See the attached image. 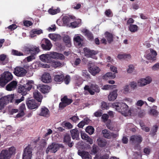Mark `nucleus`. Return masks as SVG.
<instances>
[{"label":"nucleus","mask_w":159,"mask_h":159,"mask_svg":"<svg viewBox=\"0 0 159 159\" xmlns=\"http://www.w3.org/2000/svg\"><path fill=\"white\" fill-rule=\"evenodd\" d=\"M81 135L82 139L86 140L87 142L90 144L93 143V139L88 136L85 133H81Z\"/></svg>","instance_id":"obj_35"},{"label":"nucleus","mask_w":159,"mask_h":159,"mask_svg":"<svg viewBox=\"0 0 159 159\" xmlns=\"http://www.w3.org/2000/svg\"><path fill=\"white\" fill-rule=\"evenodd\" d=\"M138 26L135 25L130 24L129 29V30L132 32H135L138 30Z\"/></svg>","instance_id":"obj_45"},{"label":"nucleus","mask_w":159,"mask_h":159,"mask_svg":"<svg viewBox=\"0 0 159 159\" xmlns=\"http://www.w3.org/2000/svg\"><path fill=\"white\" fill-rule=\"evenodd\" d=\"M11 54L13 55L20 56L23 55V54L18 50H12Z\"/></svg>","instance_id":"obj_56"},{"label":"nucleus","mask_w":159,"mask_h":159,"mask_svg":"<svg viewBox=\"0 0 159 159\" xmlns=\"http://www.w3.org/2000/svg\"><path fill=\"white\" fill-rule=\"evenodd\" d=\"M152 81L151 77H147L144 79H141L138 81V85L141 86H144L150 83Z\"/></svg>","instance_id":"obj_14"},{"label":"nucleus","mask_w":159,"mask_h":159,"mask_svg":"<svg viewBox=\"0 0 159 159\" xmlns=\"http://www.w3.org/2000/svg\"><path fill=\"white\" fill-rule=\"evenodd\" d=\"M151 151V149L149 147L145 148L143 149V152L146 155H149Z\"/></svg>","instance_id":"obj_59"},{"label":"nucleus","mask_w":159,"mask_h":159,"mask_svg":"<svg viewBox=\"0 0 159 159\" xmlns=\"http://www.w3.org/2000/svg\"><path fill=\"white\" fill-rule=\"evenodd\" d=\"M89 71L93 75L98 73L100 71L99 68L96 66H91L89 69Z\"/></svg>","instance_id":"obj_36"},{"label":"nucleus","mask_w":159,"mask_h":159,"mask_svg":"<svg viewBox=\"0 0 159 159\" xmlns=\"http://www.w3.org/2000/svg\"><path fill=\"white\" fill-rule=\"evenodd\" d=\"M14 98V94L8 95L1 98L0 99V110L3 108L4 105L7 103L9 102H12Z\"/></svg>","instance_id":"obj_6"},{"label":"nucleus","mask_w":159,"mask_h":159,"mask_svg":"<svg viewBox=\"0 0 159 159\" xmlns=\"http://www.w3.org/2000/svg\"><path fill=\"white\" fill-rule=\"evenodd\" d=\"M117 96V90H115L111 92L108 96L110 101H114L116 99Z\"/></svg>","instance_id":"obj_32"},{"label":"nucleus","mask_w":159,"mask_h":159,"mask_svg":"<svg viewBox=\"0 0 159 159\" xmlns=\"http://www.w3.org/2000/svg\"><path fill=\"white\" fill-rule=\"evenodd\" d=\"M102 120L104 122H105L108 118V116L107 114H104L102 115Z\"/></svg>","instance_id":"obj_62"},{"label":"nucleus","mask_w":159,"mask_h":159,"mask_svg":"<svg viewBox=\"0 0 159 159\" xmlns=\"http://www.w3.org/2000/svg\"><path fill=\"white\" fill-rule=\"evenodd\" d=\"M74 44L77 48H79L83 46L82 42L83 41V38L79 36H77L74 38Z\"/></svg>","instance_id":"obj_19"},{"label":"nucleus","mask_w":159,"mask_h":159,"mask_svg":"<svg viewBox=\"0 0 159 159\" xmlns=\"http://www.w3.org/2000/svg\"><path fill=\"white\" fill-rule=\"evenodd\" d=\"M116 77L115 73L112 74L111 72H108L105 74L103 77V78L105 80H107L108 78L114 79Z\"/></svg>","instance_id":"obj_42"},{"label":"nucleus","mask_w":159,"mask_h":159,"mask_svg":"<svg viewBox=\"0 0 159 159\" xmlns=\"http://www.w3.org/2000/svg\"><path fill=\"white\" fill-rule=\"evenodd\" d=\"M32 33L39 35L43 33V30L41 29H34L32 30Z\"/></svg>","instance_id":"obj_55"},{"label":"nucleus","mask_w":159,"mask_h":159,"mask_svg":"<svg viewBox=\"0 0 159 159\" xmlns=\"http://www.w3.org/2000/svg\"><path fill=\"white\" fill-rule=\"evenodd\" d=\"M33 96L35 98L38 102H41L43 98L42 95L37 90H35L33 93Z\"/></svg>","instance_id":"obj_34"},{"label":"nucleus","mask_w":159,"mask_h":159,"mask_svg":"<svg viewBox=\"0 0 159 159\" xmlns=\"http://www.w3.org/2000/svg\"><path fill=\"white\" fill-rule=\"evenodd\" d=\"M97 141L98 145L101 147H104L107 144L106 141L103 139H98Z\"/></svg>","instance_id":"obj_43"},{"label":"nucleus","mask_w":159,"mask_h":159,"mask_svg":"<svg viewBox=\"0 0 159 159\" xmlns=\"http://www.w3.org/2000/svg\"><path fill=\"white\" fill-rule=\"evenodd\" d=\"M70 81V76L69 75H66V77L64 79V81L65 83L66 84H69V82Z\"/></svg>","instance_id":"obj_63"},{"label":"nucleus","mask_w":159,"mask_h":159,"mask_svg":"<svg viewBox=\"0 0 159 159\" xmlns=\"http://www.w3.org/2000/svg\"><path fill=\"white\" fill-rule=\"evenodd\" d=\"M81 20L79 19L74 22H70L69 27H71L72 28L78 27L81 25Z\"/></svg>","instance_id":"obj_30"},{"label":"nucleus","mask_w":159,"mask_h":159,"mask_svg":"<svg viewBox=\"0 0 159 159\" xmlns=\"http://www.w3.org/2000/svg\"><path fill=\"white\" fill-rule=\"evenodd\" d=\"M39 57L40 60L43 62L50 63L52 62L49 54H42Z\"/></svg>","instance_id":"obj_22"},{"label":"nucleus","mask_w":159,"mask_h":159,"mask_svg":"<svg viewBox=\"0 0 159 159\" xmlns=\"http://www.w3.org/2000/svg\"><path fill=\"white\" fill-rule=\"evenodd\" d=\"M19 112L16 115V118H19L25 115L24 111L25 110V105L22 104L19 107Z\"/></svg>","instance_id":"obj_29"},{"label":"nucleus","mask_w":159,"mask_h":159,"mask_svg":"<svg viewBox=\"0 0 159 159\" xmlns=\"http://www.w3.org/2000/svg\"><path fill=\"white\" fill-rule=\"evenodd\" d=\"M105 37L108 43H110L113 41V37L111 34L107 32L105 33Z\"/></svg>","instance_id":"obj_40"},{"label":"nucleus","mask_w":159,"mask_h":159,"mask_svg":"<svg viewBox=\"0 0 159 159\" xmlns=\"http://www.w3.org/2000/svg\"><path fill=\"white\" fill-rule=\"evenodd\" d=\"M23 24L24 26L28 27L31 26L32 25V23L30 21L25 20L24 21Z\"/></svg>","instance_id":"obj_60"},{"label":"nucleus","mask_w":159,"mask_h":159,"mask_svg":"<svg viewBox=\"0 0 159 159\" xmlns=\"http://www.w3.org/2000/svg\"><path fill=\"white\" fill-rule=\"evenodd\" d=\"M78 153L79 155L82 157V159H92L91 156L88 152H81L79 150Z\"/></svg>","instance_id":"obj_24"},{"label":"nucleus","mask_w":159,"mask_h":159,"mask_svg":"<svg viewBox=\"0 0 159 159\" xmlns=\"http://www.w3.org/2000/svg\"><path fill=\"white\" fill-rule=\"evenodd\" d=\"M82 75L87 79L90 78V75L86 70H84L82 71Z\"/></svg>","instance_id":"obj_61"},{"label":"nucleus","mask_w":159,"mask_h":159,"mask_svg":"<svg viewBox=\"0 0 159 159\" xmlns=\"http://www.w3.org/2000/svg\"><path fill=\"white\" fill-rule=\"evenodd\" d=\"M82 52H84V56L87 57H91L94 59H96L97 57L95 55L98 53V52L95 50H81Z\"/></svg>","instance_id":"obj_8"},{"label":"nucleus","mask_w":159,"mask_h":159,"mask_svg":"<svg viewBox=\"0 0 159 159\" xmlns=\"http://www.w3.org/2000/svg\"><path fill=\"white\" fill-rule=\"evenodd\" d=\"M13 76L11 74L7 71L4 72L0 77V85L4 86L8 82L11 80Z\"/></svg>","instance_id":"obj_4"},{"label":"nucleus","mask_w":159,"mask_h":159,"mask_svg":"<svg viewBox=\"0 0 159 159\" xmlns=\"http://www.w3.org/2000/svg\"><path fill=\"white\" fill-rule=\"evenodd\" d=\"M24 50H39V47H37L32 44H27L24 47Z\"/></svg>","instance_id":"obj_41"},{"label":"nucleus","mask_w":159,"mask_h":159,"mask_svg":"<svg viewBox=\"0 0 159 159\" xmlns=\"http://www.w3.org/2000/svg\"><path fill=\"white\" fill-rule=\"evenodd\" d=\"M64 42L66 43V46L68 47H70L71 46L70 39V37L66 35L64 36L63 39Z\"/></svg>","instance_id":"obj_38"},{"label":"nucleus","mask_w":159,"mask_h":159,"mask_svg":"<svg viewBox=\"0 0 159 159\" xmlns=\"http://www.w3.org/2000/svg\"><path fill=\"white\" fill-rule=\"evenodd\" d=\"M71 140L70 135L68 134H65L64 136V142L67 143H69Z\"/></svg>","instance_id":"obj_47"},{"label":"nucleus","mask_w":159,"mask_h":159,"mask_svg":"<svg viewBox=\"0 0 159 159\" xmlns=\"http://www.w3.org/2000/svg\"><path fill=\"white\" fill-rule=\"evenodd\" d=\"M26 104L28 108L30 109L37 108L39 105L37 104L33 99H29L26 101Z\"/></svg>","instance_id":"obj_16"},{"label":"nucleus","mask_w":159,"mask_h":159,"mask_svg":"<svg viewBox=\"0 0 159 159\" xmlns=\"http://www.w3.org/2000/svg\"><path fill=\"white\" fill-rule=\"evenodd\" d=\"M94 129L92 126H89L87 127L85 129L86 132L89 134H92L94 132Z\"/></svg>","instance_id":"obj_46"},{"label":"nucleus","mask_w":159,"mask_h":159,"mask_svg":"<svg viewBox=\"0 0 159 159\" xmlns=\"http://www.w3.org/2000/svg\"><path fill=\"white\" fill-rule=\"evenodd\" d=\"M105 15L108 17H111L113 16V14L110 9H108L106 10L105 12Z\"/></svg>","instance_id":"obj_52"},{"label":"nucleus","mask_w":159,"mask_h":159,"mask_svg":"<svg viewBox=\"0 0 159 159\" xmlns=\"http://www.w3.org/2000/svg\"><path fill=\"white\" fill-rule=\"evenodd\" d=\"M60 11V9L59 8H57L56 9L50 8L48 10V12L50 14L53 15L59 13Z\"/></svg>","instance_id":"obj_44"},{"label":"nucleus","mask_w":159,"mask_h":159,"mask_svg":"<svg viewBox=\"0 0 159 159\" xmlns=\"http://www.w3.org/2000/svg\"><path fill=\"white\" fill-rule=\"evenodd\" d=\"M17 83L16 81H13L6 86V89L9 91L14 90L16 88Z\"/></svg>","instance_id":"obj_26"},{"label":"nucleus","mask_w":159,"mask_h":159,"mask_svg":"<svg viewBox=\"0 0 159 159\" xmlns=\"http://www.w3.org/2000/svg\"><path fill=\"white\" fill-rule=\"evenodd\" d=\"M118 58L120 60L125 59L128 60L131 57V56L129 54H119L117 56Z\"/></svg>","instance_id":"obj_39"},{"label":"nucleus","mask_w":159,"mask_h":159,"mask_svg":"<svg viewBox=\"0 0 159 159\" xmlns=\"http://www.w3.org/2000/svg\"><path fill=\"white\" fill-rule=\"evenodd\" d=\"M15 150L16 149L14 147H11L8 150H3L0 154V157L10 159L11 156L14 153Z\"/></svg>","instance_id":"obj_5"},{"label":"nucleus","mask_w":159,"mask_h":159,"mask_svg":"<svg viewBox=\"0 0 159 159\" xmlns=\"http://www.w3.org/2000/svg\"><path fill=\"white\" fill-rule=\"evenodd\" d=\"M84 93L85 95H87L89 93L92 95L94 94L95 92L98 93L100 89L98 85L95 83L89 84V85H86L84 88Z\"/></svg>","instance_id":"obj_2"},{"label":"nucleus","mask_w":159,"mask_h":159,"mask_svg":"<svg viewBox=\"0 0 159 159\" xmlns=\"http://www.w3.org/2000/svg\"><path fill=\"white\" fill-rule=\"evenodd\" d=\"M134 69V66L132 65H130L128 66V68L127 70L128 73H131Z\"/></svg>","instance_id":"obj_58"},{"label":"nucleus","mask_w":159,"mask_h":159,"mask_svg":"<svg viewBox=\"0 0 159 159\" xmlns=\"http://www.w3.org/2000/svg\"><path fill=\"white\" fill-rule=\"evenodd\" d=\"M71 136L73 139L77 140L79 136V132L77 129H74L70 130Z\"/></svg>","instance_id":"obj_37"},{"label":"nucleus","mask_w":159,"mask_h":159,"mask_svg":"<svg viewBox=\"0 0 159 159\" xmlns=\"http://www.w3.org/2000/svg\"><path fill=\"white\" fill-rule=\"evenodd\" d=\"M59 148V145L56 143H52L51 145L49 146L46 150V153L48 154L49 152H55Z\"/></svg>","instance_id":"obj_13"},{"label":"nucleus","mask_w":159,"mask_h":159,"mask_svg":"<svg viewBox=\"0 0 159 159\" xmlns=\"http://www.w3.org/2000/svg\"><path fill=\"white\" fill-rule=\"evenodd\" d=\"M38 88L42 93H45L49 92L51 87L47 85H42L39 86Z\"/></svg>","instance_id":"obj_23"},{"label":"nucleus","mask_w":159,"mask_h":159,"mask_svg":"<svg viewBox=\"0 0 159 159\" xmlns=\"http://www.w3.org/2000/svg\"><path fill=\"white\" fill-rule=\"evenodd\" d=\"M116 86L115 85H106L103 86L102 89L103 90H108L109 89H112L113 88H115Z\"/></svg>","instance_id":"obj_48"},{"label":"nucleus","mask_w":159,"mask_h":159,"mask_svg":"<svg viewBox=\"0 0 159 159\" xmlns=\"http://www.w3.org/2000/svg\"><path fill=\"white\" fill-rule=\"evenodd\" d=\"M41 80L45 83L50 82L52 81V79L50 74L47 72L44 73L42 75Z\"/></svg>","instance_id":"obj_21"},{"label":"nucleus","mask_w":159,"mask_h":159,"mask_svg":"<svg viewBox=\"0 0 159 159\" xmlns=\"http://www.w3.org/2000/svg\"><path fill=\"white\" fill-rule=\"evenodd\" d=\"M152 69L154 70H159V63L155 64L152 67Z\"/></svg>","instance_id":"obj_64"},{"label":"nucleus","mask_w":159,"mask_h":159,"mask_svg":"<svg viewBox=\"0 0 159 159\" xmlns=\"http://www.w3.org/2000/svg\"><path fill=\"white\" fill-rule=\"evenodd\" d=\"M42 41L43 43L41 44V47L44 50H50L52 45L51 41L47 39H44Z\"/></svg>","instance_id":"obj_12"},{"label":"nucleus","mask_w":159,"mask_h":159,"mask_svg":"<svg viewBox=\"0 0 159 159\" xmlns=\"http://www.w3.org/2000/svg\"><path fill=\"white\" fill-rule=\"evenodd\" d=\"M61 101L62 102L59 104V107L62 108L70 104L72 102V100L71 99L68 98L67 96H65L62 98Z\"/></svg>","instance_id":"obj_10"},{"label":"nucleus","mask_w":159,"mask_h":159,"mask_svg":"<svg viewBox=\"0 0 159 159\" xmlns=\"http://www.w3.org/2000/svg\"><path fill=\"white\" fill-rule=\"evenodd\" d=\"M30 51V52L31 53V55L26 58L28 62L31 61L32 60L35 58L36 55L38 53V52L37 50H27Z\"/></svg>","instance_id":"obj_25"},{"label":"nucleus","mask_w":159,"mask_h":159,"mask_svg":"<svg viewBox=\"0 0 159 159\" xmlns=\"http://www.w3.org/2000/svg\"><path fill=\"white\" fill-rule=\"evenodd\" d=\"M111 107L116 111L120 113L125 116H130L132 114H137L140 110L139 107L136 108L134 107H131L129 110L128 106L122 102L114 103L112 104Z\"/></svg>","instance_id":"obj_1"},{"label":"nucleus","mask_w":159,"mask_h":159,"mask_svg":"<svg viewBox=\"0 0 159 159\" xmlns=\"http://www.w3.org/2000/svg\"><path fill=\"white\" fill-rule=\"evenodd\" d=\"M8 62V58L7 55L4 54L0 55V64L4 65Z\"/></svg>","instance_id":"obj_33"},{"label":"nucleus","mask_w":159,"mask_h":159,"mask_svg":"<svg viewBox=\"0 0 159 159\" xmlns=\"http://www.w3.org/2000/svg\"><path fill=\"white\" fill-rule=\"evenodd\" d=\"M144 103H145L146 105H148L147 103L146 102L143 101L142 100H139L136 103L135 105L137 106L141 107Z\"/></svg>","instance_id":"obj_51"},{"label":"nucleus","mask_w":159,"mask_h":159,"mask_svg":"<svg viewBox=\"0 0 159 159\" xmlns=\"http://www.w3.org/2000/svg\"><path fill=\"white\" fill-rule=\"evenodd\" d=\"M33 83L34 81L32 80L27 81L25 84L19 86L18 89V92L21 93L23 96L25 95L32 88Z\"/></svg>","instance_id":"obj_3"},{"label":"nucleus","mask_w":159,"mask_h":159,"mask_svg":"<svg viewBox=\"0 0 159 159\" xmlns=\"http://www.w3.org/2000/svg\"><path fill=\"white\" fill-rule=\"evenodd\" d=\"M157 53L155 50H150V52L144 55V57L148 60L152 61H155L156 59Z\"/></svg>","instance_id":"obj_17"},{"label":"nucleus","mask_w":159,"mask_h":159,"mask_svg":"<svg viewBox=\"0 0 159 159\" xmlns=\"http://www.w3.org/2000/svg\"><path fill=\"white\" fill-rule=\"evenodd\" d=\"M64 75L61 73H59L54 76V80L57 83L61 82L64 79Z\"/></svg>","instance_id":"obj_31"},{"label":"nucleus","mask_w":159,"mask_h":159,"mask_svg":"<svg viewBox=\"0 0 159 159\" xmlns=\"http://www.w3.org/2000/svg\"><path fill=\"white\" fill-rule=\"evenodd\" d=\"M142 140V138L140 136L133 135L130 138V141L133 143H140Z\"/></svg>","instance_id":"obj_28"},{"label":"nucleus","mask_w":159,"mask_h":159,"mask_svg":"<svg viewBox=\"0 0 159 159\" xmlns=\"http://www.w3.org/2000/svg\"><path fill=\"white\" fill-rule=\"evenodd\" d=\"M73 18V16H64L62 18V21L64 25L69 27L71 20Z\"/></svg>","instance_id":"obj_20"},{"label":"nucleus","mask_w":159,"mask_h":159,"mask_svg":"<svg viewBox=\"0 0 159 159\" xmlns=\"http://www.w3.org/2000/svg\"><path fill=\"white\" fill-rule=\"evenodd\" d=\"M51 63H52V65L55 68L61 66L62 65L61 63L58 61H52Z\"/></svg>","instance_id":"obj_53"},{"label":"nucleus","mask_w":159,"mask_h":159,"mask_svg":"<svg viewBox=\"0 0 159 159\" xmlns=\"http://www.w3.org/2000/svg\"><path fill=\"white\" fill-rule=\"evenodd\" d=\"M26 72V70L24 68L20 67H16L14 72L15 75L17 76H24Z\"/></svg>","instance_id":"obj_9"},{"label":"nucleus","mask_w":159,"mask_h":159,"mask_svg":"<svg viewBox=\"0 0 159 159\" xmlns=\"http://www.w3.org/2000/svg\"><path fill=\"white\" fill-rule=\"evenodd\" d=\"M149 113L151 115L156 116L158 115V113L156 110L151 109Z\"/></svg>","instance_id":"obj_57"},{"label":"nucleus","mask_w":159,"mask_h":159,"mask_svg":"<svg viewBox=\"0 0 159 159\" xmlns=\"http://www.w3.org/2000/svg\"><path fill=\"white\" fill-rule=\"evenodd\" d=\"M102 133L103 137L107 139L115 138L118 136V134H117L111 133L107 129L103 130L102 131Z\"/></svg>","instance_id":"obj_11"},{"label":"nucleus","mask_w":159,"mask_h":159,"mask_svg":"<svg viewBox=\"0 0 159 159\" xmlns=\"http://www.w3.org/2000/svg\"><path fill=\"white\" fill-rule=\"evenodd\" d=\"M48 37L52 40L56 41L58 39L57 35L54 34H50L48 35Z\"/></svg>","instance_id":"obj_49"},{"label":"nucleus","mask_w":159,"mask_h":159,"mask_svg":"<svg viewBox=\"0 0 159 159\" xmlns=\"http://www.w3.org/2000/svg\"><path fill=\"white\" fill-rule=\"evenodd\" d=\"M32 149L30 145H28L24 150L22 159H31L32 157Z\"/></svg>","instance_id":"obj_7"},{"label":"nucleus","mask_w":159,"mask_h":159,"mask_svg":"<svg viewBox=\"0 0 159 159\" xmlns=\"http://www.w3.org/2000/svg\"><path fill=\"white\" fill-rule=\"evenodd\" d=\"M83 82V81L82 78L79 77L78 79L76 81L75 85L76 86H79L82 84Z\"/></svg>","instance_id":"obj_54"},{"label":"nucleus","mask_w":159,"mask_h":159,"mask_svg":"<svg viewBox=\"0 0 159 159\" xmlns=\"http://www.w3.org/2000/svg\"><path fill=\"white\" fill-rule=\"evenodd\" d=\"M49 54L52 61H53L52 59H60L61 60L64 59V55L61 53L52 52Z\"/></svg>","instance_id":"obj_18"},{"label":"nucleus","mask_w":159,"mask_h":159,"mask_svg":"<svg viewBox=\"0 0 159 159\" xmlns=\"http://www.w3.org/2000/svg\"><path fill=\"white\" fill-rule=\"evenodd\" d=\"M158 127L157 125H154L152 128L150 132V134L152 136L154 135L157 132Z\"/></svg>","instance_id":"obj_50"},{"label":"nucleus","mask_w":159,"mask_h":159,"mask_svg":"<svg viewBox=\"0 0 159 159\" xmlns=\"http://www.w3.org/2000/svg\"><path fill=\"white\" fill-rule=\"evenodd\" d=\"M39 115L45 117H48L50 115L49 111L47 108L43 107L41 109V111Z\"/></svg>","instance_id":"obj_27"},{"label":"nucleus","mask_w":159,"mask_h":159,"mask_svg":"<svg viewBox=\"0 0 159 159\" xmlns=\"http://www.w3.org/2000/svg\"><path fill=\"white\" fill-rule=\"evenodd\" d=\"M83 34L90 41H92L93 40L94 37L92 33L88 30L84 28L82 30Z\"/></svg>","instance_id":"obj_15"}]
</instances>
